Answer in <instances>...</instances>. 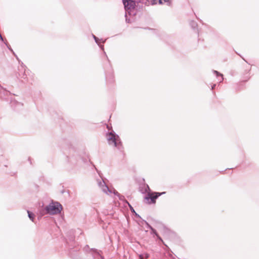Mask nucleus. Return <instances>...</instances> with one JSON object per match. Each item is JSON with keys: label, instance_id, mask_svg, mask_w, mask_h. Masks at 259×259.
I'll use <instances>...</instances> for the list:
<instances>
[{"label": "nucleus", "instance_id": "39448f33", "mask_svg": "<svg viewBox=\"0 0 259 259\" xmlns=\"http://www.w3.org/2000/svg\"><path fill=\"white\" fill-rule=\"evenodd\" d=\"M148 2V5H155L157 3H159V4H161L162 3V0H146Z\"/></svg>", "mask_w": 259, "mask_h": 259}, {"label": "nucleus", "instance_id": "7ed1b4c3", "mask_svg": "<svg viewBox=\"0 0 259 259\" xmlns=\"http://www.w3.org/2000/svg\"><path fill=\"white\" fill-rule=\"evenodd\" d=\"M106 137L109 144L117 146V138L114 134L112 132L109 133L107 134Z\"/></svg>", "mask_w": 259, "mask_h": 259}, {"label": "nucleus", "instance_id": "6e6552de", "mask_svg": "<svg viewBox=\"0 0 259 259\" xmlns=\"http://www.w3.org/2000/svg\"><path fill=\"white\" fill-rule=\"evenodd\" d=\"M220 75L222 77V80H223V75L222 74H220Z\"/></svg>", "mask_w": 259, "mask_h": 259}, {"label": "nucleus", "instance_id": "423d86ee", "mask_svg": "<svg viewBox=\"0 0 259 259\" xmlns=\"http://www.w3.org/2000/svg\"><path fill=\"white\" fill-rule=\"evenodd\" d=\"M27 213L29 219L32 221H34L35 215L33 213H31L30 211L28 210Z\"/></svg>", "mask_w": 259, "mask_h": 259}, {"label": "nucleus", "instance_id": "1a4fd4ad", "mask_svg": "<svg viewBox=\"0 0 259 259\" xmlns=\"http://www.w3.org/2000/svg\"><path fill=\"white\" fill-rule=\"evenodd\" d=\"M215 72H216V73L217 74V75H218V74H219V73H218V72H217V71H215Z\"/></svg>", "mask_w": 259, "mask_h": 259}, {"label": "nucleus", "instance_id": "f257e3e1", "mask_svg": "<svg viewBox=\"0 0 259 259\" xmlns=\"http://www.w3.org/2000/svg\"><path fill=\"white\" fill-rule=\"evenodd\" d=\"M47 213L51 215L59 213L62 209V205L57 202H52L46 206Z\"/></svg>", "mask_w": 259, "mask_h": 259}, {"label": "nucleus", "instance_id": "20e7f679", "mask_svg": "<svg viewBox=\"0 0 259 259\" xmlns=\"http://www.w3.org/2000/svg\"><path fill=\"white\" fill-rule=\"evenodd\" d=\"M124 7L127 10H132L135 8L136 5V2L133 0H122Z\"/></svg>", "mask_w": 259, "mask_h": 259}, {"label": "nucleus", "instance_id": "f03ea898", "mask_svg": "<svg viewBox=\"0 0 259 259\" xmlns=\"http://www.w3.org/2000/svg\"><path fill=\"white\" fill-rule=\"evenodd\" d=\"M165 192H163L162 193L158 192H149L147 195L145 196L144 200L146 203L151 204L155 203L156 199L162 194H165Z\"/></svg>", "mask_w": 259, "mask_h": 259}, {"label": "nucleus", "instance_id": "9d476101", "mask_svg": "<svg viewBox=\"0 0 259 259\" xmlns=\"http://www.w3.org/2000/svg\"><path fill=\"white\" fill-rule=\"evenodd\" d=\"M164 2H167L168 0H163Z\"/></svg>", "mask_w": 259, "mask_h": 259}, {"label": "nucleus", "instance_id": "0eeeda50", "mask_svg": "<svg viewBox=\"0 0 259 259\" xmlns=\"http://www.w3.org/2000/svg\"><path fill=\"white\" fill-rule=\"evenodd\" d=\"M215 87V84H214L212 87V89H213L214 88V87Z\"/></svg>", "mask_w": 259, "mask_h": 259}]
</instances>
